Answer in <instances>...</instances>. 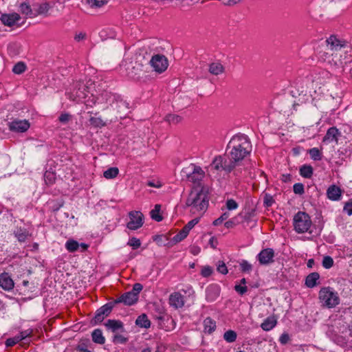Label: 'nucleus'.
<instances>
[{
  "label": "nucleus",
  "instance_id": "f257e3e1",
  "mask_svg": "<svg viewBox=\"0 0 352 352\" xmlns=\"http://www.w3.org/2000/svg\"><path fill=\"white\" fill-rule=\"evenodd\" d=\"M229 149L230 151L226 155L235 168L245 157L250 155L252 144L247 135L239 134L233 136L230 140L227 151Z\"/></svg>",
  "mask_w": 352,
  "mask_h": 352
},
{
  "label": "nucleus",
  "instance_id": "f03ea898",
  "mask_svg": "<svg viewBox=\"0 0 352 352\" xmlns=\"http://www.w3.org/2000/svg\"><path fill=\"white\" fill-rule=\"evenodd\" d=\"M208 192L204 187L196 186L192 188L185 203V208H188L192 214L201 215L208 207Z\"/></svg>",
  "mask_w": 352,
  "mask_h": 352
},
{
  "label": "nucleus",
  "instance_id": "7ed1b4c3",
  "mask_svg": "<svg viewBox=\"0 0 352 352\" xmlns=\"http://www.w3.org/2000/svg\"><path fill=\"white\" fill-rule=\"evenodd\" d=\"M319 299L322 306L328 308L335 307L340 303L338 292L330 287H323L319 292Z\"/></svg>",
  "mask_w": 352,
  "mask_h": 352
},
{
  "label": "nucleus",
  "instance_id": "20e7f679",
  "mask_svg": "<svg viewBox=\"0 0 352 352\" xmlns=\"http://www.w3.org/2000/svg\"><path fill=\"white\" fill-rule=\"evenodd\" d=\"M182 173L186 177V179L195 184H199L204 177L205 173L200 166L193 164L184 168Z\"/></svg>",
  "mask_w": 352,
  "mask_h": 352
},
{
  "label": "nucleus",
  "instance_id": "39448f33",
  "mask_svg": "<svg viewBox=\"0 0 352 352\" xmlns=\"http://www.w3.org/2000/svg\"><path fill=\"white\" fill-rule=\"evenodd\" d=\"M89 92V87L81 80L74 82L69 88L67 93L70 100L80 102L84 99Z\"/></svg>",
  "mask_w": 352,
  "mask_h": 352
},
{
  "label": "nucleus",
  "instance_id": "423d86ee",
  "mask_svg": "<svg viewBox=\"0 0 352 352\" xmlns=\"http://www.w3.org/2000/svg\"><path fill=\"white\" fill-rule=\"evenodd\" d=\"M311 226V220L308 214L298 212L294 217V230L298 233H305Z\"/></svg>",
  "mask_w": 352,
  "mask_h": 352
},
{
  "label": "nucleus",
  "instance_id": "0eeeda50",
  "mask_svg": "<svg viewBox=\"0 0 352 352\" xmlns=\"http://www.w3.org/2000/svg\"><path fill=\"white\" fill-rule=\"evenodd\" d=\"M327 45L326 54L331 53L333 56L336 52L341 51L342 49L348 47V45L346 41L338 39L336 36L331 35L325 41Z\"/></svg>",
  "mask_w": 352,
  "mask_h": 352
},
{
  "label": "nucleus",
  "instance_id": "6e6552de",
  "mask_svg": "<svg viewBox=\"0 0 352 352\" xmlns=\"http://www.w3.org/2000/svg\"><path fill=\"white\" fill-rule=\"evenodd\" d=\"M210 166L211 167L214 168L216 170H224L227 173H230L234 169V168L233 167V164H232V162H230V160L227 157V155L217 156L212 160V162Z\"/></svg>",
  "mask_w": 352,
  "mask_h": 352
},
{
  "label": "nucleus",
  "instance_id": "1a4fd4ad",
  "mask_svg": "<svg viewBox=\"0 0 352 352\" xmlns=\"http://www.w3.org/2000/svg\"><path fill=\"white\" fill-rule=\"evenodd\" d=\"M146 65H144L141 61L136 60L134 63H131V67L126 68L128 76L135 80H139L144 76Z\"/></svg>",
  "mask_w": 352,
  "mask_h": 352
},
{
  "label": "nucleus",
  "instance_id": "9d476101",
  "mask_svg": "<svg viewBox=\"0 0 352 352\" xmlns=\"http://www.w3.org/2000/svg\"><path fill=\"white\" fill-rule=\"evenodd\" d=\"M114 306L113 301H111L97 309L94 318L91 320V323L96 324L102 322L111 314Z\"/></svg>",
  "mask_w": 352,
  "mask_h": 352
},
{
  "label": "nucleus",
  "instance_id": "9b49d317",
  "mask_svg": "<svg viewBox=\"0 0 352 352\" xmlns=\"http://www.w3.org/2000/svg\"><path fill=\"white\" fill-rule=\"evenodd\" d=\"M150 64L156 72H164L168 66V61L165 56L162 54L154 55L150 60Z\"/></svg>",
  "mask_w": 352,
  "mask_h": 352
},
{
  "label": "nucleus",
  "instance_id": "f8f14e48",
  "mask_svg": "<svg viewBox=\"0 0 352 352\" xmlns=\"http://www.w3.org/2000/svg\"><path fill=\"white\" fill-rule=\"evenodd\" d=\"M129 221L127 223V228L129 230H135L143 225L144 215L140 211H131L129 213Z\"/></svg>",
  "mask_w": 352,
  "mask_h": 352
},
{
  "label": "nucleus",
  "instance_id": "ddd939ff",
  "mask_svg": "<svg viewBox=\"0 0 352 352\" xmlns=\"http://www.w3.org/2000/svg\"><path fill=\"white\" fill-rule=\"evenodd\" d=\"M274 251L272 248L262 250L257 255V259L261 265H267L274 263Z\"/></svg>",
  "mask_w": 352,
  "mask_h": 352
},
{
  "label": "nucleus",
  "instance_id": "4468645a",
  "mask_svg": "<svg viewBox=\"0 0 352 352\" xmlns=\"http://www.w3.org/2000/svg\"><path fill=\"white\" fill-rule=\"evenodd\" d=\"M9 129L16 133H23L28 130L30 126L27 120L15 119L8 123Z\"/></svg>",
  "mask_w": 352,
  "mask_h": 352
},
{
  "label": "nucleus",
  "instance_id": "2eb2a0df",
  "mask_svg": "<svg viewBox=\"0 0 352 352\" xmlns=\"http://www.w3.org/2000/svg\"><path fill=\"white\" fill-rule=\"evenodd\" d=\"M138 300V297H135V294H133V293L131 292H128L113 300V303L115 305L118 303H123L125 305L131 306L135 304Z\"/></svg>",
  "mask_w": 352,
  "mask_h": 352
},
{
  "label": "nucleus",
  "instance_id": "dca6fc26",
  "mask_svg": "<svg viewBox=\"0 0 352 352\" xmlns=\"http://www.w3.org/2000/svg\"><path fill=\"white\" fill-rule=\"evenodd\" d=\"M32 334V330L27 329L25 331H23L20 332L18 335L15 336L13 338H10L6 340V345L7 346H13L16 343L25 340L27 338H29Z\"/></svg>",
  "mask_w": 352,
  "mask_h": 352
},
{
  "label": "nucleus",
  "instance_id": "f3484780",
  "mask_svg": "<svg viewBox=\"0 0 352 352\" xmlns=\"http://www.w3.org/2000/svg\"><path fill=\"white\" fill-rule=\"evenodd\" d=\"M169 304L175 309H179L184 305V296L179 292H174L169 296Z\"/></svg>",
  "mask_w": 352,
  "mask_h": 352
},
{
  "label": "nucleus",
  "instance_id": "a211bd4d",
  "mask_svg": "<svg viewBox=\"0 0 352 352\" xmlns=\"http://www.w3.org/2000/svg\"><path fill=\"white\" fill-rule=\"evenodd\" d=\"M105 326L107 329L110 330L114 334L123 333L124 331L123 322L120 320H108L105 323Z\"/></svg>",
  "mask_w": 352,
  "mask_h": 352
},
{
  "label": "nucleus",
  "instance_id": "6ab92c4d",
  "mask_svg": "<svg viewBox=\"0 0 352 352\" xmlns=\"http://www.w3.org/2000/svg\"><path fill=\"white\" fill-rule=\"evenodd\" d=\"M21 16L17 13L12 14H3L1 16L0 20L2 23L5 25L11 27L15 24L19 19Z\"/></svg>",
  "mask_w": 352,
  "mask_h": 352
},
{
  "label": "nucleus",
  "instance_id": "aec40b11",
  "mask_svg": "<svg viewBox=\"0 0 352 352\" xmlns=\"http://www.w3.org/2000/svg\"><path fill=\"white\" fill-rule=\"evenodd\" d=\"M220 288L217 285H209L206 290V297L208 301L215 300L219 296Z\"/></svg>",
  "mask_w": 352,
  "mask_h": 352
},
{
  "label": "nucleus",
  "instance_id": "412c9836",
  "mask_svg": "<svg viewBox=\"0 0 352 352\" xmlns=\"http://www.w3.org/2000/svg\"><path fill=\"white\" fill-rule=\"evenodd\" d=\"M341 135L340 132L336 127H331L329 128L324 137L323 138L324 142H338V137Z\"/></svg>",
  "mask_w": 352,
  "mask_h": 352
},
{
  "label": "nucleus",
  "instance_id": "4be33fe9",
  "mask_svg": "<svg viewBox=\"0 0 352 352\" xmlns=\"http://www.w3.org/2000/svg\"><path fill=\"white\" fill-rule=\"evenodd\" d=\"M0 286L8 291L14 287V282L8 273H3L0 275Z\"/></svg>",
  "mask_w": 352,
  "mask_h": 352
},
{
  "label": "nucleus",
  "instance_id": "5701e85b",
  "mask_svg": "<svg viewBox=\"0 0 352 352\" xmlns=\"http://www.w3.org/2000/svg\"><path fill=\"white\" fill-rule=\"evenodd\" d=\"M327 197L331 200H339L341 197V190L339 187L335 185H332L327 189Z\"/></svg>",
  "mask_w": 352,
  "mask_h": 352
},
{
  "label": "nucleus",
  "instance_id": "b1692460",
  "mask_svg": "<svg viewBox=\"0 0 352 352\" xmlns=\"http://www.w3.org/2000/svg\"><path fill=\"white\" fill-rule=\"evenodd\" d=\"M320 276L317 272H312L309 274L305 279V285L307 287L313 288L317 285V280L319 279Z\"/></svg>",
  "mask_w": 352,
  "mask_h": 352
},
{
  "label": "nucleus",
  "instance_id": "393cba45",
  "mask_svg": "<svg viewBox=\"0 0 352 352\" xmlns=\"http://www.w3.org/2000/svg\"><path fill=\"white\" fill-rule=\"evenodd\" d=\"M111 105L113 109H116L120 113H123L124 109H128L127 103L121 99L116 98V96H114V100L112 102Z\"/></svg>",
  "mask_w": 352,
  "mask_h": 352
},
{
  "label": "nucleus",
  "instance_id": "a878e982",
  "mask_svg": "<svg viewBox=\"0 0 352 352\" xmlns=\"http://www.w3.org/2000/svg\"><path fill=\"white\" fill-rule=\"evenodd\" d=\"M91 338L94 342L98 344H103L105 343V338L102 335V330L96 329L91 333Z\"/></svg>",
  "mask_w": 352,
  "mask_h": 352
},
{
  "label": "nucleus",
  "instance_id": "bb28decb",
  "mask_svg": "<svg viewBox=\"0 0 352 352\" xmlns=\"http://www.w3.org/2000/svg\"><path fill=\"white\" fill-rule=\"evenodd\" d=\"M14 234L17 240L21 243L25 242L30 235L28 231L26 229L21 228L16 229Z\"/></svg>",
  "mask_w": 352,
  "mask_h": 352
},
{
  "label": "nucleus",
  "instance_id": "cd10ccee",
  "mask_svg": "<svg viewBox=\"0 0 352 352\" xmlns=\"http://www.w3.org/2000/svg\"><path fill=\"white\" fill-rule=\"evenodd\" d=\"M299 172L302 177L309 179L313 175L314 169L311 165L304 164L300 168Z\"/></svg>",
  "mask_w": 352,
  "mask_h": 352
},
{
  "label": "nucleus",
  "instance_id": "c85d7f7f",
  "mask_svg": "<svg viewBox=\"0 0 352 352\" xmlns=\"http://www.w3.org/2000/svg\"><path fill=\"white\" fill-rule=\"evenodd\" d=\"M276 324V320L274 317H268L261 324V327L264 331L272 329Z\"/></svg>",
  "mask_w": 352,
  "mask_h": 352
},
{
  "label": "nucleus",
  "instance_id": "c756f323",
  "mask_svg": "<svg viewBox=\"0 0 352 352\" xmlns=\"http://www.w3.org/2000/svg\"><path fill=\"white\" fill-rule=\"evenodd\" d=\"M135 324L143 328H148L151 326V322L148 319V317L146 314H143L138 317L135 320Z\"/></svg>",
  "mask_w": 352,
  "mask_h": 352
},
{
  "label": "nucleus",
  "instance_id": "7c9ffc66",
  "mask_svg": "<svg viewBox=\"0 0 352 352\" xmlns=\"http://www.w3.org/2000/svg\"><path fill=\"white\" fill-rule=\"evenodd\" d=\"M209 72L210 74L217 76L224 72V67L219 63H213L209 65Z\"/></svg>",
  "mask_w": 352,
  "mask_h": 352
},
{
  "label": "nucleus",
  "instance_id": "2f4dec72",
  "mask_svg": "<svg viewBox=\"0 0 352 352\" xmlns=\"http://www.w3.org/2000/svg\"><path fill=\"white\" fill-rule=\"evenodd\" d=\"M204 331L206 333H211L216 329V322L210 318H206L204 321Z\"/></svg>",
  "mask_w": 352,
  "mask_h": 352
},
{
  "label": "nucleus",
  "instance_id": "473e14b6",
  "mask_svg": "<svg viewBox=\"0 0 352 352\" xmlns=\"http://www.w3.org/2000/svg\"><path fill=\"white\" fill-rule=\"evenodd\" d=\"M160 210L161 206L160 204H156L154 209L151 211V218L157 222H160L163 219L162 217L160 214Z\"/></svg>",
  "mask_w": 352,
  "mask_h": 352
},
{
  "label": "nucleus",
  "instance_id": "72a5a7b5",
  "mask_svg": "<svg viewBox=\"0 0 352 352\" xmlns=\"http://www.w3.org/2000/svg\"><path fill=\"white\" fill-rule=\"evenodd\" d=\"M34 9L38 14H45L50 9V5L46 2L41 4H36L34 6Z\"/></svg>",
  "mask_w": 352,
  "mask_h": 352
},
{
  "label": "nucleus",
  "instance_id": "f704fd0d",
  "mask_svg": "<svg viewBox=\"0 0 352 352\" xmlns=\"http://www.w3.org/2000/svg\"><path fill=\"white\" fill-rule=\"evenodd\" d=\"M79 247L80 244L78 242L74 239H69L65 243V248L69 252H76Z\"/></svg>",
  "mask_w": 352,
  "mask_h": 352
},
{
  "label": "nucleus",
  "instance_id": "c9c22d12",
  "mask_svg": "<svg viewBox=\"0 0 352 352\" xmlns=\"http://www.w3.org/2000/svg\"><path fill=\"white\" fill-rule=\"evenodd\" d=\"M119 173V170L116 167H111L108 168L103 173V175L107 179H113L115 178Z\"/></svg>",
  "mask_w": 352,
  "mask_h": 352
},
{
  "label": "nucleus",
  "instance_id": "e433bc0d",
  "mask_svg": "<svg viewBox=\"0 0 352 352\" xmlns=\"http://www.w3.org/2000/svg\"><path fill=\"white\" fill-rule=\"evenodd\" d=\"M311 158L314 161H319L322 159V154L318 148H312L308 151Z\"/></svg>",
  "mask_w": 352,
  "mask_h": 352
},
{
  "label": "nucleus",
  "instance_id": "4c0bfd02",
  "mask_svg": "<svg viewBox=\"0 0 352 352\" xmlns=\"http://www.w3.org/2000/svg\"><path fill=\"white\" fill-rule=\"evenodd\" d=\"M188 234V232L183 228L180 232L173 236L172 241L174 243H179L184 240Z\"/></svg>",
  "mask_w": 352,
  "mask_h": 352
},
{
  "label": "nucleus",
  "instance_id": "58836bf2",
  "mask_svg": "<svg viewBox=\"0 0 352 352\" xmlns=\"http://www.w3.org/2000/svg\"><path fill=\"white\" fill-rule=\"evenodd\" d=\"M237 337L236 333L232 330H228L223 334V338L228 342H233L236 340Z\"/></svg>",
  "mask_w": 352,
  "mask_h": 352
},
{
  "label": "nucleus",
  "instance_id": "ea45409f",
  "mask_svg": "<svg viewBox=\"0 0 352 352\" xmlns=\"http://www.w3.org/2000/svg\"><path fill=\"white\" fill-rule=\"evenodd\" d=\"M109 0H87V3L91 8H101L107 4Z\"/></svg>",
  "mask_w": 352,
  "mask_h": 352
},
{
  "label": "nucleus",
  "instance_id": "a19ab883",
  "mask_svg": "<svg viewBox=\"0 0 352 352\" xmlns=\"http://www.w3.org/2000/svg\"><path fill=\"white\" fill-rule=\"evenodd\" d=\"M89 122L90 124L95 127H102L105 125V122L100 117H91Z\"/></svg>",
  "mask_w": 352,
  "mask_h": 352
},
{
  "label": "nucleus",
  "instance_id": "79ce46f5",
  "mask_svg": "<svg viewBox=\"0 0 352 352\" xmlns=\"http://www.w3.org/2000/svg\"><path fill=\"white\" fill-rule=\"evenodd\" d=\"M20 11L22 14H24L27 16H32L33 14L32 10L30 8V6L26 3H22L20 5Z\"/></svg>",
  "mask_w": 352,
  "mask_h": 352
},
{
  "label": "nucleus",
  "instance_id": "37998d69",
  "mask_svg": "<svg viewBox=\"0 0 352 352\" xmlns=\"http://www.w3.org/2000/svg\"><path fill=\"white\" fill-rule=\"evenodd\" d=\"M25 65L23 62H19L13 67L12 72L14 74H21L25 72Z\"/></svg>",
  "mask_w": 352,
  "mask_h": 352
},
{
  "label": "nucleus",
  "instance_id": "c03bdc74",
  "mask_svg": "<svg viewBox=\"0 0 352 352\" xmlns=\"http://www.w3.org/2000/svg\"><path fill=\"white\" fill-rule=\"evenodd\" d=\"M121 333H118L114 334L113 337V342L115 344H124L127 342V338L124 336L120 334Z\"/></svg>",
  "mask_w": 352,
  "mask_h": 352
},
{
  "label": "nucleus",
  "instance_id": "a18cd8bd",
  "mask_svg": "<svg viewBox=\"0 0 352 352\" xmlns=\"http://www.w3.org/2000/svg\"><path fill=\"white\" fill-rule=\"evenodd\" d=\"M45 181L47 184L54 183L56 177L54 173L46 171L44 175Z\"/></svg>",
  "mask_w": 352,
  "mask_h": 352
},
{
  "label": "nucleus",
  "instance_id": "49530a36",
  "mask_svg": "<svg viewBox=\"0 0 352 352\" xmlns=\"http://www.w3.org/2000/svg\"><path fill=\"white\" fill-rule=\"evenodd\" d=\"M166 120L169 123L177 124L182 120V118L177 115L168 114L166 116Z\"/></svg>",
  "mask_w": 352,
  "mask_h": 352
},
{
  "label": "nucleus",
  "instance_id": "de8ad7c7",
  "mask_svg": "<svg viewBox=\"0 0 352 352\" xmlns=\"http://www.w3.org/2000/svg\"><path fill=\"white\" fill-rule=\"evenodd\" d=\"M333 265V260L329 256H326L322 260V266L326 269L331 268Z\"/></svg>",
  "mask_w": 352,
  "mask_h": 352
},
{
  "label": "nucleus",
  "instance_id": "09e8293b",
  "mask_svg": "<svg viewBox=\"0 0 352 352\" xmlns=\"http://www.w3.org/2000/svg\"><path fill=\"white\" fill-rule=\"evenodd\" d=\"M293 190L295 194L301 195L305 192L304 185L301 183H296L293 186Z\"/></svg>",
  "mask_w": 352,
  "mask_h": 352
},
{
  "label": "nucleus",
  "instance_id": "8fccbe9b",
  "mask_svg": "<svg viewBox=\"0 0 352 352\" xmlns=\"http://www.w3.org/2000/svg\"><path fill=\"white\" fill-rule=\"evenodd\" d=\"M213 272V270L210 266L206 265L202 267L201 274L203 277H209Z\"/></svg>",
  "mask_w": 352,
  "mask_h": 352
},
{
  "label": "nucleus",
  "instance_id": "3c124183",
  "mask_svg": "<svg viewBox=\"0 0 352 352\" xmlns=\"http://www.w3.org/2000/svg\"><path fill=\"white\" fill-rule=\"evenodd\" d=\"M241 271L243 272H250L252 269V266L247 261L243 260L240 263Z\"/></svg>",
  "mask_w": 352,
  "mask_h": 352
},
{
  "label": "nucleus",
  "instance_id": "603ef678",
  "mask_svg": "<svg viewBox=\"0 0 352 352\" xmlns=\"http://www.w3.org/2000/svg\"><path fill=\"white\" fill-rule=\"evenodd\" d=\"M229 216L230 214L228 212L223 213L220 216V217H219L218 219H215L213 221V225L215 226L220 225L224 220H226L229 217Z\"/></svg>",
  "mask_w": 352,
  "mask_h": 352
},
{
  "label": "nucleus",
  "instance_id": "864d4df0",
  "mask_svg": "<svg viewBox=\"0 0 352 352\" xmlns=\"http://www.w3.org/2000/svg\"><path fill=\"white\" fill-rule=\"evenodd\" d=\"M128 245L131 246L133 248V249L135 250L140 246L141 242H140V239H138L135 237H133L128 242Z\"/></svg>",
  "mask_w": 352,
  "mask_h": 352
},
{
  "label": "nucleus",
  "instance_id": "5fc2aeb1",
  "mask_svg": "<svg viewBox=\"0 0 352 352\" xmlns=\"http://www.w3.org/2000/svg\"><path fill=\"white\" fill-rule=\"evenodd\" d=\"M199 218H195L190 221L184 228L189 233L190 230L199 222Z\"/></svg>",
  "mask_w": 352,
  "mask_h": 352
},
{
  "label": "nucleus",
  "instance_id": "6e6d98bb",
  "mask_svg": "<svg viewBox=\"0 0 352 352\" xmlns=\"http://www.w3.org/2000/svg\"><path fill=\"white\" fill-rule=\"evenodd\" d=\"M226 207L229 210H235L238 208V204L232 199L226 201Z\"/></svg>",
  "mask_w": 352,
  "mask_h": 352
},
{
  "label": "nucleus",
  "instance_id": "4d7b16f0",
  "mask_svg": "<svg viewBox=\"0 0 352 352\" xmlns=\"http://www.w3.org/2000/svg\"><path fill=\"white\" fill-rule=\"evenodd\" d=\"M217 270L219 273L222 274H226L228 272L227 267L225 263L223 261L219 262Z\"/></svg>",
  "mask_w": 352,
  "mask_h": 352
},
{
  "label": "nucleus",
  "instance_id": "13d9d810",
  "mask_svg": "<svg viewBox=\"0 0 352 352\" xmlns=\"http://www.w3.org/2000/svg\"><path fill=\"white\" fill-rule=\"evenodd\" d=\"M142 285L140 283H135L133 286V289L131 292L133 293V294H135V297L138 298V295L140 292L142 290Z\"/></svg>",
  "mask_w": 352,
  "mask_h": 352
},
{
  "label": "nucleus",
  "instance_id": "bf43d9fd",
  "mask_svg": "<svg viewBox=\"0 0 352 352\" xmlns=\"http://www.w3.org/2000/svg\"><path fill=\"white\" fill-rule=\"evenodd\" d=\"M235 291L239 293L240 295H243L247 291L248 288L246 286H241L240 285H236L234 286Z\"/></svg>",
  "mask_w": 352,
  "mask_h": 352
},
{
  "label": "nucleus",
  "instance_id": "052dcab7",
  "mask_svg": "<svg viewBox=\"0 0 352 352\" xmlns=\"http://www.w3.org/2000/svg\"><path fill=\"white\" fill-rule=\"evenodd\" d=\"M344 210L349 214L352 215V199L346 202L344 206Z\"/></svg>",
  "mask_w": 352,
  "mask_h": 352
},
{
  "label": "nucleus",
  "instance_id": "680f3d73",
  "mask_svg": "<svg viewBox=\"0 0 352 352\" xmlns=\"http://www.w3.org/2000/svg\"><path fill=\"white\" fill-rule=\"evenodd\" d=\"M71 116L68 113H62L59 117V121L63 123H66L69 121Z\"/></svg>",
  "mask_w": 352,
  "mask_h": 352
},
{
  "label": "nucleus",
  "instance_id": "e2e57ef3",
  "mask_svg": "<svg viewBox=\"0 0 352 352\" xmlns=\"http://www.w3.org/2000/svg\"><path fill=\"white\" fill-rule=\"evenodd\" d=\"M289 335H288V334H287V333H283V334L280 336V338H279V341H280V342L281 344H285L287 343V342L289 341Z\"/></svg>",
  "mask_w": 352,
  "mask_h": 352
},
{
  "label": "nucleus",
  "instance_id": "0e129e2a",
  "mask_svg": "<svg viewBox=\"0 0 352 352\" xmlns=\"http://www.w3.org/2000/svg\"><path fill=\"white\" fill-rule=\"evenodd\" d=\"M77 350L80 352H92L87 349V346L85 344H79L77 347Z\"/></svg>",
  "mask_w": 352,
  "mask_h": 352
},
{
  "label": "nucleus",
  "instance_id": "69168bd1",
  "mask_svg": "<svg viewBox=\"0 0 352 352\" xmlns=\"http://www.w3.org/2000/svg\"><path fill=\"white\" fill-rule=\"evenodd\" d=\"M236 225V223H234V221L233 220H229V221H227L224 226L226 228H233L234 226Z\"/></svg>",
  "mask_w": 352,
  "mask_h": 352
},
{
  "label": "nucleus",
  "instance_id": "338daca9",
  "mask_svg": "<svg viewBox=\"0 0 352 352\" xmlns=\"http://www.w3.org/2000/svg\"><path fill=\"white\" fill-rule=\"evenodd\" d=\"M86 37V34L85 33H79L78 34H76L75 36V40L77 41H80L81 40H83L84 38H85Z\"/></svg>",
  "mask_w": 352,
  "mask_h": 352
},
{
  "label": "nucleus",
  "instance_id": "774afa93",
  "mask_svg": "<svg viewBox=\"0 0 352 352\" xmlns=\"http://www.w3.org/2000/svg\"><path fill=\"white\" fill-rule=\"evenodd\" d=\"M292 179V175L290 174H286L282 175V180L284 182H289Z\"/></svg>",
  "mask_w": 352,
  "mask_h": 352
}]
</instances>
